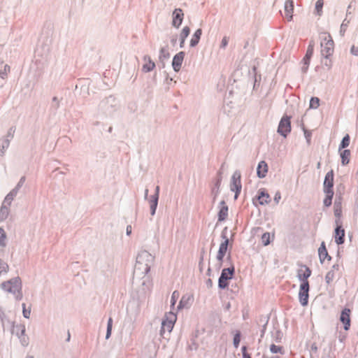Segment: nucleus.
<instances>
[{"mask_svg":"<svg viewBox=\"0 0 358 358\" xmlns=\"http://www.w3.org/2000/svg\"><path fill=\"white\" fill-rule=\"evenodd\" d=\"M321 38V52L323 56L328 57L331 55L334 50V43L328 33L323 32L320 35Z\"/></svg>","mask_w":358,"mask_h":358,"instance_id":"1","label":"nucleus"},{"mask_svg":"<svg viewBox=\"0 0 358 358\" xmlns=\"http://www.w3.org/2000/svg\"><path fill=\"white\" fill-rule=\"evenodd\" d=\"M3 290L16 294V299L20 300L22 297L21 290V281L18 278L11 279L1 284Z\"/></svg>","mask_w":358,"mask_h":358,"instance_id":"2","label":"nucleus"},{"mask_svg":"<svg viewBox=\"0 0 358 358\" xmlns=\"http://www.w3.org/2000/svg\"><path fill=\"white\" fill-rule=\"evenodd\" d=\"M176 319V315L172 312H169L166 315V319L163 320L162 324L161 334H163L166 331L171 332L173 328Z\"/></svg>","mask_w":358,"mask_h":358,"instance_id":"3","label":"nucleus"},{"mask_svg":"<svg viewBox=\"0 0 358 358\" xmlns=\"http://www.w3.org/2000/svg\"><path fill=\"white\" fill-rule=\"evenodd\" d=\"M291 131V121L290 117L284 115L280 122L278 127V132L284 137H286L288 134Z\"/></svg>","mask_w":358,"mask_h":358,"instance_id":"4","label":"nucleus"},{"mask_svg":"<svg viewBox=\"0 0 358 358\" xmlns=\"http://www.w3.org/2000/svg\"><path fill=\"white\" fill-rule=\"evenodd\" d=\"M234 268H224L222 271L221 275L219 278V287L220 288H226L228 286V280L231 279L234 275Z\"/></svg>","mask_w":358,"mask_h":358,"instance_id":"5","label":"nucleus"},{"mask_svg":"<svg viewBox=\"0 0 358 358\" xmlns=\"http://www.w3.org/2000/svg\"><path fill=\"white\" fill-rule=\"evenodd\" d=\"M241 176L239 171H236L234 173L231 177V189L233 192H236L235 197L237 198L238 194L241 190Z\"/></svg>","mask_w":358,"mask_h":358,"instance_id":"6","label":"nucleus"},{"mask_svg":"<svg viewBox=\"0 0 358 358\" xmlns=\"http://www.w3.org/2000/svg\"><path fill=\"white\" fill-rule=\"evenodd\" d=\"M309 283H301L300 285L299 297L301 304L303 306H306L308 302Z\"/></svg>","mask_w":358,"mask_h":358,"instance_id":"7","label":"nucleus"},{"mask_svg":"<svg viewBox=\"0 0 358 358\" xmlns=\"http://www.w3.org/2000/svg\"><path fill=\"white\" fill-rule=\"evenodd\" d=\"M336 227L335 229L334 238L338 245H341L345 241V230L340 224V221H336Z\"/></svg>","mask_w":358,"mask_h":358,"instance_id":"8","label":"nucleus"},{"mask_svg":"<svg viewBox=\"0 0 358 358\" xmlns=\"http://www.w3.org/2000/svg\"><path fill=\"white\" fill-rule=\"evenodd\" d=\"M311 273V270L308 266L303 265L298 270L297 276L301 283H309L308 278L310 276Z\"/></svg>","mask_w":358,"mask_h":358,"instance_id":"9","label":"nucleus"},{"mask_svg":"<svg viewBox=\"0 0 358 358\" xmlns=\"http://www.w3.org/2000/svg\"><path fill=\"white\" fill-rule=\"evenodd\" d=\"M334 176L333 170H331L326 174L324 181V192L334 191Z\"/></svg>","mask_w":358,"mask_h":358,"instance_id":"10","label":"nucleus"},{"mask_svg":"<svg viewBox=\"0 0 358 358\" xmlns=\"http://www.w3.org/2000/svg\"><path fill=\"white\" fill-rule=\"evenodd\" d=\"M185 57V52H180L178 54H176L173 59L172 61V66L175 71H179L182 62L184 60Z\"/></svg>","mask_w":358,"mask_h":358,"instance_id":"11","label":"nucleus"},{"mask_svg":"<svg viewBox=\"0 0 358 358\" xmlns=\"http://www.w3.org/2000/svg\"><path fill=\"white\" fill-rule=\"evenodd\" d=\"M341 322L344 324L345 330H348L350 327V310L345 308L341 314Z\"/></svg>","mask_w":358,"mask_h":358,"instance_id":"12","label":"nucleus"},{"mask_svg":"<svg viewBox=\"0 0 358 358\" xmlns=\"http://www.w3.org/2000/svg\"><path fill=\"white\" fill-rule=\"evenodd\" d=\"M183 13L180 8H176L173 13V26L178 28L183 20Z\"/></svg>","mask_w":358,"mask_h":358,"instance_id":"13","label":"nucleus"},{"mask_svg":"<svg viewBox=\"0 0 358 358\" xmlns=\"http://www.w3.org/2000/svg\"><path fill=\"white\" fill-rule=\"evenodd\" d=\"M228 244L229 239L225 237L224 241L220 245L219 250L217 255V259L220 263L222 262L223 258L227 253Z\"/></svg>","mask_w":358,"mask_h":358,"instance_id":"14","label":"nucleus"},{"mask_svg":"<svg viewBox=\"0 0 358 358\" xmlns=\"http://www.w3.org/2000/svg\"><path fill=\"white\" fill-rule=\"evenodd\" d=\"M294 11V2L292 0H287L285 3V18L287 21L292 20V14Z\"/></svg>","mask_w":358,"mask_h":358,"instance_id":"15","label":"nucleus"},{"mask_svg":"<svg viewBox=\"0 0 358 358\" xmlns=\"http://www.w3.org/2000/svg\"><path fill=\"white\" fill-rule=\"evenodd\" d=\"M268 171V166L265 161H261L257 168V175L259 178L266 177Z\"/></svg>","mask_w":358,"mask_h":358,"instance_id":"16","label":"nucleus"},{"mask_svg":"<svg viewBox=\"0 0 358 358\" xmlns=\"http://www.w3.org/2000/svg\"><path fill=\"white\" fill-rule=\"evenodd\" d=\"M143 60L145 63L143 65L142 69L144 72H149L155 69V64L149 56H145Z\"/></svg>","mask_w":358,"mask_h":358,"instance_id":"17","label":"nucleus"},{"mask_svg":"<svg viewBox=\"0 0 358 358\" xmlns=\"http://www.w3.org/2000/svg\"><path fill=\"white\" fill-rule=\"evenodd\" d=\"M258 201L261 205L268 203L270 201V196L263 189H261L258 192Z\"/></svg>","mask_w":358,"mask_h":358,"instance_id":"18","label":"nucleus"},{"mask_svg":"<svg viewBox=\"0 0 358 358\" xmlns=\"http://www.w3.org/2000/svg\"><path fill=\"white\" fill-rule=\"evenodd\" d=\"M318 252H319V257H320V259L321 262H324V260L327 258L329 260L331 259V257L329 256V255H328V252H327V248H326V246H325V244L324 242L321 244L320 247L319 248Z\"/></svg>","mask_w":358,"mask_h":358,"instance_id":"19","label":"nucleus"},{"mask_svg":"<svg viewBox=\"0 0 358 358\" xmlns=\"http://www.w3.org/2000/svg\"><path fill=\"white\" fill-rule=\"evenodd\" d=\"M274 237H275L274 233L271 234L269 232H266L262 234V236L261 237V240H262L263 245L266 246V245H268V244H270V243L271 241H273V240L274 239Z\"/></svg>","mask_w":358,"mask_h":358,"instance_id":"20","label":"nucleus"},{"mask_svg":"<svg viewBox=\"0 0 358 358\" xmlns=\"http://www.w3.org/2000/svg\"><path fill=\"white\" fill-rule=\"evenodd\" d=\"M190 33V29L188 27H184L183 29L181 31V33L180 34V47H183L186 38L189 36Z\"/></svg>","mask_w":358,"mask_h":358,"instance_id":"21","label":"nucleus"},{"mask_svg":"<svg viewBox=\"0 0 358 358\" xmlns=\"http://www.w3.org/2000/svg\"><path fill=\"white\" fill-rule=\"evenodd\" d=\"M202 34V31L201 29H197L194 35L192 36V39L190 41V45L191 46H195L198 44L199 40H200V38H201V36Z\"/></svg>","mask_w":358,"mask_h":358,"instance_id":"22","label":"nucleus"},{"mask_svg":"<svg viewBox=\"0 0 358 358\" xmlns=\"http://www.w3.org/2000/svg\"><path fill=\"white\" fill-rule=\"evenodd\" d=\"M341 162L343 165H347L350 162V151L345 150L341 152Z\"/></svg>","mask_w":358,"mask_h":358,"instance_id":"23","label":"nucleus"},{"mask_svg":"<svg viewBox=\"0 0 358 358\" xmlns=\"http://www.w3.org/2000/svg\"><path fill=\"white\" fill-rule=\"evenodd\" d=\"M334 215L336 217H338V220L339 221L341 214H342V205L341 201H336L334 203Z\"/></svg>","mask_w":358,"mask_h":358,"instance_id":"24","label":"nucleus"},{"mask_svg":"<svg viewBox=\"0 0 358 358\" xmlns=\"http://www.w3.org/2000/svg\"><path fill=\"white\" fill-rule=\"evenodd\" d=\"M326 194V196L324 199V205L327 207H329L331 205L332 203V199L334 196V191H328V192H324Z\"/></svg>","mask_w":358,"mask_h":358,"instance_id":"25","label":"nucleus"},{"mask_svg":"<svg viewBox=\"0 0 358 358\" xmlns=\"http://www.w3.org/2000/svg\"><path fill=\"white\" fill-rule=\"evenodd\" d=\"M313 48L312 46L311 47L309 46L308 48L306 54L303 58V62H304L305 64L308 65V64L310 62V59L311 57L313 56Z\"/></svg>","mask_w":358,"mask_h":358,"instance_id":"26","label":"nucleus"},{"mask_svg":"<svg viewBox=\"0 0 358 358\" xmlns=\"http://www.w3.org/2000/svg\"><path fill=\"white\" fill-rule=\"evenodd\" d=\"M228 215V207L222 206L219 212V220L222 221L226 219Z\"/></svg>","mask_w":358,"mask_h":358,"instance_id":"27","label":"nucleus"},{"mask_svg":"<svg viewBox=\"0 0 358 358\" xmlns=\"http://www.w3.org/2000/svg\"><path fill=\"white\" fill-rule=\"evenodd\" d=\"M350 144V136L347 134L343 138L341 143L340 145V149L347 148Z\"/></svg>","mask_w":358,"mask_h":358,"instance_id":"28","label":"nucleus"},{"mask_svg":"<svg viewBox=\"0 0 358 358\" xmlns=\"http://www.w3.org/2000/svg\"><path fill=\"white\" fill-rule=\"evenodd\" d=\"M22 313H23V316L25 318H29L30 315H31V307L29 306L27 308L26 304L23 303L22 304Z\"/></svg>","mask_w":358,"mask_h":358,"instance_id":"29","label":"nucleus"},{"mask_svg":"<svg viewBox=\"0 0 358 358\" xmlns=\"http://www.w3.org/2000/svg\"><path fill=\"white\" fill-rule=\"evenodd\" d=\"M323 4V0H317L315 3V10L319 15H321Z\"/></svg>","mask_w":358,"mask_h":358,"instance_id":"30","label":"nucleus"},{"mask_svg":"<svg viewBox=\"0 0 358 358\" xmlns=\"http://www.w3.org/2000/svg\"><path fill=\"white\" fill-rule=\"evenodd\" d=\"M320 106V99L317 97H313L310 101V107L317 108Z\"/></svg>","mask_w":358,"mask_h":358,"instance_id":"31","label":"nucleus"},{"mask_svg":"<svg viewBox=\"0 0 358 358\" xmlns=\"http://www.w3.org/2000/svg\"><path fill=\"white\" fill-rule=\"evenodd\" d=\"M270 350L272 353H282V348L274 344L271 345Z\"/></svg>","mask_w":358,"mask_h":358,"instance_id":"32","label":"nucleus"},{"mask_svg":"<svg viewBox=\"0 0 358 358\" xmlns=\"http://www.w3.org/2000/svg\"><path fill=\"white\" fill-rule=\"evenodd\" d=\"M159 186L157 187L156 188V197L155 198V200L153 201L152 203L151 204V208L152 209V214L155 213V209H156V207H157V200H158V192H159Z\"/></svg>","mask_w":358,"mask_h":358,"instance_id":"33","label":"nucleus"},{"mask_svg":"<svg viewBox=\"0 0 358 358\" xmlns=\"http://www.w3.org/2000/svg\"><path fill=\"white\" fill-rule=\"evenodd\" d=\"M6 235L4 230L0 228V245H5Z\"/></svg>","mask_w":358,"mask_h":358,"instance_id":"34","label":"nucleus"},{"mask_svg":"<svg viewBox=\"0 0 358 358\" xmlns=\"http://www.w3.org/2000/svg\"><path fill=\"white\" fill-rule=\"evenodd\" d=\"M16 192L12 191L10 192L5 198L4 203H10L11 201L13 199L14 196L16 195Z\"/></svg>","mask_w":358,"mask_h":358,"instance_id":"35","label":"nucleus"},{"mask_svg":"<svg viewBox=\"0 0 358 358\" xmlns=\"http://www.w3.org/2000/svg\"><path fill=\"white\" fill-rule=\"evenodd\" d=\"M179 296H180V294L178 291H174L173 292L172 296H171V303L172 306L175 305V303H176V301L178 300Z\"/></svg>","mask_w":358,"mask_h":358,"instance_id":"36","label":"nucleus"},{"mask_svg":"<svg viewBox=\"0 0 358 358\" xmlns=\"http://www.w3.org/2000/svg\"><path fill=\"white\" fill-rule=\"evenodd\" d=\"M112 323H113L112 318L110 317L108 320V322L107 332H106V336L107 339L110 337V336L111 334Z\"/></svg>","mask_w":358,"mask_h":358,"instance_id":"37","label":"nucleus"},{"mask_svg":"<svg viewBox=\"0 0 358 358\" xmlns=\"http://www.w3.org/2000/svg\"><path fill=\"white\" fill-rule=\"evenodd\" d=\"M241 341V335L240 333H237L234 338V345L236 348H237L239 345Z\"/></svg>","mask_w":358,"mask_h":358,"instance_id":"38","label":"nucleus"},{"mask_svg":"<svg viewBox=\"0 0 358 358\" xmlns=\"http://www.w3.org/2000/svg\"><path fill=\"white\" fill-rule=\"evenodd\" d=\"M7 269L8 265L0 259V275L3 272H6Z\"/></svg>","mask_w":358,"mask_h":358,"instance_id":"39","label":"nucleus"},{"mask_svg":"<svg viewBox=\"0 0 358 358\" xmlns=\"http://www.w3.org/2000/svg\"><path fill=\"white\" fill-rule=\"evenodd\" d=\"M334 271H329L326 275V279H327V282H329L330 281H331L334 279Z\"/></svg>","mask_w":358,"mask_h":358,"instance_id":"40","label":"nucleus"},{"mask_svg":"<svg viewBox=\"0 0 358 358\" xmlns=\"http://www.w3.org/2000/svg\"><path fill=\"white\" fill-rule=\"evenodd\" d=\"M228 42H229V38L227 36H224L222 38V42H221V48H224L227 45Z\"/></svg>","mask_w":358,"mask_h":358,"instance_id":"41","label":"nucleus"},{"mask_svg":"<svg viewBox=\"0 0 358 358\" xmlns=\"http://www.w3.org/2000/svg\"><path fill=\"white\" fill-rule=\"evenodd\" d=\"M247 348L245 346H243L242 348V352H243V358H251L250 355H248L246 352Z\"/></svg>","mask_w":358,"mask_h":358,"instance_id":"42","label":"nucleus"},{"mask_svg":"<svg viewBox=\"0 0 358 358\" xmlns=\"http://www.w3.org/2000/svg\"><path fill=\"white\" fill-rule=\"evenodd\" d=\"M351 52L353 55L358 56V47H356V46L353 45L351 48Z\"/></svg>","mask_w":358,"mask_h":358,"instance_id":"43","label":"nucleus"},{"mask_svg":"<svg viewBox=\"0 0 358 358\" xmlns=\"http://www.w3.org/2000/svg\"><path fill=\"white\" fill-rule=\"evenodd\" d=\"M131 229H132V228H131V225L127 226V235H130L131 234Z\"/></svg>","mask_w":358,"mask_h":358,"instance_id":"44","label":"nucleus"},{"mask_svg":"<svg viewBox=\"0 0 358 358\" xmlns=\"http://www.w3.org/2000/svg\"><path fill=\"white\" fill-rule=\"evenodd\" d=\"M1 213H7V209H6V208H4V207H2V208H1Z\"/></svg>","mask_w":358,"mask_h":358,"instance_id":"45","label":"nucleus"},{"mask_svg":"<svg viewBox=\"0 0 358 358\" xmlns=\"http://www.w3.org/2000/svg\"><path fill=\"white\" fill-rule=\"evenodd\" d=\"M184 299H185V298H184V297H182V299H181V301H180V302L179 306H178L179 308H182V303H183Z\"/></svg>","mask_w":358,"mask_h":358,"instance_id":"46","label":"nucleus"},{"mask_svg":"<svg viewBox=\"0 0 358 358\" xmlns=\"http://www.w3.org/2000/svg\"><path fill=\"white\" fill-rule=\"evenodd\" d=\"M21 331H22V334H24V332H25V327H24V326H22Z\"/></svg>","mask_w":358,"mask_h":358,"instance_id":"47","label":"nucleus"},{"mask_svg":"<svg viewBox=\"0 0 358 358\" xmlns=\"http://www.w3.org/2000/svg\"><path fill=\"white\" fill-rule=\"evenodd\" d=\"M69 338H70V334H69V335H68V341L69 340Z\"/></svg>","mask_w":358,"mask_h":358,"instance_id":"48","label":"nucleus"},{"mask_svg":"<svg viewBox=\"0 0 358 358\" xmlns=\"http://www.w3.org/2000/svg\"><path fill=\"white\" fill-rule=\"evenodd\" d=\"M357 180H358V171H357Z\"/></svg>","mask_w":358,"mask_h":358,"instance_id":"49","label":"nucleus"}]
</instances>
